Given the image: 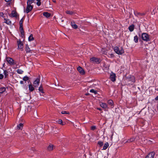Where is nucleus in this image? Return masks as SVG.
I'll list each match as a JSON object with an SVG mask.
<instances>
[{"mask_svg":"<svg viewBox=\"0 0 158 158\" xmlns=\"http://www.w3.org/2000/svg\"><path fill=\"white\" fill-rule=\"evenodd\" d=\"M17 44L18 49H22L23 48V44L20 40L17 41Z\"/></svg>","mask_w":158,"mask_h":158,"instance_id":"obj_8","label":"nucleus"},{"mask_svg":"<svg viewBox=\"0 0 158 158\" xmlns=\"http://www.w3.org/2000/svg\"><path fill=\"white\" fill-rule=\"evenodd\" d=\"M155 99L156 100H158V95L155 98Z\"/></svg>","mask_w":158,"mask_h":158,"instance_id":"obj_51","label":"nucleus"},{"mask_svg":"<svg viewBox=\"0 0 158 158\" xmlns=\"http://www.w3.org/2000/svg\"><path fill=\"white\" fill-rule=\"evenodd\" d=\"M107 103L110 106L111 108H113L114 107L113 102L112 100H108Z\"/></svg>","mask_w":158,"mask_h":158,"instance_id":"obj_16","label":"nucleus"},{"mask_svg":"<svg viewBox=\"0 0 158 158\" xmlns=\"http://www.w3.org/2000/svg\"><path fill=\"white\" fill-rule=\"evenodd\" d=\"M4 14L3 13H0V16L2 17H4Z\"/></svg>","mask_w":158,"mask_h":158,"instance_id":"obj_48","label":"nucleus"},{"mask_svg":"<svg viewBox=\"0 0 158 158\" xmlns=\"http://www.w3.org/2000/svg\"><path fill=\"white\" fill-rule=\"evenodd\" d=\"M35 0H27V4H31Z\"/></svg>","mask_w":158,"mask_h":158,"instance_id":"obj_32","label":"nucleus"},{"mask_svg":"<svg viewBox=\"0 0 158 158\" xmlns=\"http://www.w3.org/2000/svg\"><path fill=\"white\" fill-rule=\"evenodd\" d=\"M141 38L144 41L147 42L150 40L149 36L147 33H143L142 34Z\"/></svg>","mask_w":158,"mask_h":158,"instance_id":"obj_3","label":"nucleus"},{"mask_svg":"<svg viewBox=\"0 0 158 158\" xmlns=\"http://www.w3.org/2000/svg\"><path fill=\"white\" fill-rule=\"evenodd\" d=\"M155 155L154 152H151L149 153L145 158H154Z\"/></svg>","mask_w":158,"mask_h":158,"instance_id":"obj_11","label":"nucleus"},{"mask_svg":"<svg viewBox=\"0 0 158 158\" xmlns=\"http://www.w3.org/2000/svg\"><path fill=\"white\" fill-rule=\"evenodd\" d=\"M77 70L81 74L84 75L85 74V72L82 67L79 66L77 68Z\"/></svg>","mask_w":158,"mask_h":158,"instance_id":"obj_13","label":"nucleus"},{"mask_svg":"<svg viewBox=\"0 0 158 158\" xmlns=\"http://www.w3.org/2000/svg\"><path fill=\"white\" fill-rule=\"evenodd\" d=\"M71 26L73 28L75 29H76L77 28V26L76 24H75L74 25H73L72 26Z\"/></svg>","mask_w":158,"mask_h":158,"instance_id":"obj_38","label":"nucleus"},{"mask_svg":"<svg viewBox=\"0 0 158 158\" xmlns=\"http://www.w3.org/2000/svg\"><path fill=\"white\" fill-rule=\"evenodd\" d=\"M23 19H21L19 22V24H20V27H22L23 26Z\"/></svg>","mask_w":158,"mask_h":158,"instance_id":"obj_37","label":"nucleus"},{"mask_svg":"<svg viewBox=\"0 0 158 158\" xmlns=\"http://www.w3.org/2000/svg\"><path fill=\"white\" fill-rule=\"evenodd\" d=\"M97 109L98 110L100 111H101L102 110V109L101 108H97Z\"/></svg>","mask_w":158,"mask_h":158,"instance_id":"obj_50","label":"nucleus"},{"mask_svg":"<svg viewBox=\"0 0 158 158\" xmlns=\"http://www.w3.org/2000/svg\"><path fill=\"white\" fill-rule=\"evenodd\" d=\"M86 95H88V94H85Z\"/></svg>","mask_w":158,"mask_h":158,"instance_id":"obj_53","label":"nucleus"},{"mask_svg":"<svg viewBox=\"0 0 158 158\" xmlns=\"http://www.w3.org/2000/svg\"><path fill=\"white\" fill-rule=\"evenodd\" d=\"M98 144L101 147L103 145V143L102 141H99L98 142Z\"/></svg>","mask_w":158,"mask_h":158,"instance_id":"obj_35","label":"nucleus"},{"mask_svg":"<svg viewBox=\"0 0 158 158\" xmlns=\"http://www.w3.org/2000/svg\"><path fill=\"white\" fill-rule=\"evenodd\" d=\"M17 13L16 12H15L14 10H13L12 11L10 17H17Z\"/></svg>","mask_w":158,"mask_h":158,"instance_id":"obj_20","label":"nucleus"},{"mask_svg":"<svg viewBox=\"0 0 158 158\" xmlns=\"http://www.w3.org/2000/svg\"><path fill=\"white\" fill-rule=\"evenodd\" d=\"M40 95H42L40 93Z\"/></svg>","mask_w":158,"mask_h":158,"instance_id":"obj_55","label":"nucleus"},{"mask_svg":"<svg viewBox=\"0 0 158 158\" xmlns=\"http://www.w3.org/2000/svg\"><path fill=\"white\" fill-rule=\"evenodd\" d=\"M23 124L20 123L17 126V128L19 129H22L23 127Z\"/></svg>","mask_w":158,"mask_h":158,"instance_id":"obj_23","label":"nucleus"},{"mask_svg":"<svg viewBox=\"0 0 158 158\" xmlns=\"http://www.w3.org/2000/svg\"><path fill=\"white\" fill-rule=\"evenodd\" d=\"M54 148V145L50 144L47 148V150L49 151H52Z\"/></svg>","mask_w":158,"mask_h":158,"instance_id":"obj_15","label":"nucleus"},{"mask_svg":"<svg viewBox=\"0 0 158 158\" xmlns=\"http://www.w3.org/2000/svg\"><path fill=\"white\" fill-rule=\"evenodd\" d=\"M61 114H69V112H67L65 111H62L61 112Z\"/></svg>","mask_w":158,"mask_h":158,"instance_id":"obj_39","label":"nucleus"},{"mask_svg":"<svg viewBox=\"0 0 158 158\" xmlns=\"http://www.w3.org/2000/svg\"><path fill=\"white\" fill-rule=\"evenodd\" d=\"M96 129V127L95 126H92L91 127V129L94 130Z\"/></svg>","mask_w":158,"mask_h":158,"instance_id":"obj_44","label":"nucleus"},{"mask_svg":"<svg viewBox=\"0 0 158 158\" xmlns=\"http://www.w3.org/2000/svg\"><path fill=\"white\" fill-rule=\"evenodd\" d=\"M116 75L115 73L113 72H111L110 73V79L113 82H114L116 81Z\"/></svg>","mask_w":158,"mask_h":158,"instance_id":"obj_7","label":"nucleus"},{"mask_svg":"<svg viewBox=\"0 0 158 158\" xmlns=\"http://www.w3.org/2000/svg\"><path fill=\"white\" fill-rule=\"evenodd\" d=\"M28 87L29 91L30 92L33 91L35 89L34 87L31 84L29 85Z\"/></svg>","mask_w":158,"mask_h":158,"instance_id":"obj_17","label":"nucleus"},{"mask_svg":"<svg viewBox=\"0 0 158 158\" xmlns=\"http://www.w3.org/2000/svg\"><path fill=\"white\" fill-rule=\"evenodd\" d=\"M90 60L91 61L96 63H99V59L95 57L91 58H90Z\"/></svg>","mask_w":158,"mask_h":158,"instance_id":"obj_12","label":"nucleus"},{"mask_svg":"<svg viewBox=\"0 0 158 158\" xmlns=\"http://www.w3.org/2000/svg\"><path fill=\"white\" fill-rule=\"evenodd\" d=\"M39 90L40 92H41L42 94L44 93L43 91V89L41 85H40L39 88Z\"/></svg>","mask_w":158,"mask_h":158,"instance_id":"obj_26","label":"nucleus"},{"mask_svg":"<svg viewBox=\"0 0 158 158\" xmlns=\"http://www.w3.org/2000/svg\"><path fill=\"white\" fill-rule=\"evenodd\" d=\"M25 51H26L27 53H32V51L30 49L29 47V46L27 44H26V45Z\"/></svg>","mask_w":158,"mask_h":158,"instance_id":"obj_14","label":"nucleus"},{"mask_svg":"<svg viewBox=\"0 0 158 158\" xmlns=\"http://www.w3.org/2000/svg\"><path fill=\"white\" fill-rule=\"evenodd\" d=\"M4 23L8 25H10L11 24V22L9 19L4 18Z\"/></svg>","mask_w":158,"mask_h":158,"instance_id":"obj_18","label":"nucleus"},{"mask_svg":"<svg viewBox=\"0 0 158 158\" xmlns=\"http://www.w3.org/2000/svg\"><path fill=\"white\" fill-rule=\"evenodd\" d=\"M37 111H34V114H33L34 117L36 118V116H37Z\"/></svg>","mask_w":158,"mask_h":158,"instance_id":"obj_42","label":"nucleus"},{"mask_svg":"<svg viewBox=\"0 0 158 158\" xmlns=\"http://www.w3.org/2000/svg\"><path fill=\"white\" fill-rule=\"evenodd\" d=\"M100 106L102 108L105 110H107L108 109V107L107 105L105 103L103 102H101L100 103Z\"/></svg>","mask_w":158,"mask_h":158,"instance_id":"obj_6","label":"nucleus"},{"mask_svg":"<svg viewBox=\"0 0 158 158\" xmlns=\"http://www.w3.org/2000/svg\"><path fill=\"white\" fill-rule=\"evenodd\" d=\"M114 50L115 52L119 55H121L124 52V50L122 47L119 48L115 46L114 47Z\"/></svg>","mask_w":158,"mask_h":158,"instance_id":"obj_1","label":"nucleus"},{"mask_svg":"<svg viewBox=\"0 0 158 158\" xmlns=\"http://www.w3.org/2000/svg\"><path fill=\"white\" fill-rule=\"evenodd\" d=\"M3 75L2 74H0V79H2L3 77Z\"/></svg>","mask_w":158,"mask_h":158,"instance_id":"obj_46","label":"nucleus"},{"mask_svg":"<svg viewBox=\"0 0 158 158\" xmlns=\"http://www.w3.org/2000/svg\"><path fill=\"white\" fill-rule=\"evenodd\" d=\"M40 0H36V1H37V2H40Z\"/></svg>","mask_w":158,"mask_h":158,"instance_id":"obj_52","label":"nucleus"},{"mask_svg":"<svg viewBox=\"0 0 158 158\" xmlns=\"http://www.w3.org/2000/svg\"><path fill=\"white\" fill-rule=\"evenodd\" d=\"M108 56L109 57H110L111 58H113L114 57V55L113 54H109L108 55Z\"/></svg>","mask_w":158,"mask_h":158,"instance_id":"obj_40","label":"nucleus"},{"mask_svg":"<svg viewBox=\"0 0 158 158\" xmlns=\"http://www.w3.org/2000/svg\"><path fill=\"white\" fill-rule=\"evenodd\" d=\"M21 36L22 38H23L24 37V32H21Z\"/></svg>","mask_w":158,"mask_h":158,"instance_id":"obj_43","label":"nucleus"},{"mask_svg":"<svg viewBox=\"0 0 158 158\" xmlns=\"http://www.w3.org/2000/svg\"><path fill=\"white\" fill-rule=\"evenodd\" d=\"M135 26L134 24L130 25L128 27V29L131 32L133 31L134 29Z\"/></svg>","mask_w":158,"mask_h":158,"instance_id":"obj_19","label":"nucleus"},{"mask_svg":"<svg viewBox=\"0 0 158 158\" xmlns=\"http://www.w3.org/2000/svg\"><path fill=\"white\" fill-rule=\"evenodd\" d=\"M59 124H62V125H64L61 119H59L57 122Z\"/></svg>","mask_w":158,"mask_h":158,"instance_id":"obj_36","label":"nucleus"},{"mask_svg":"<svg viewBox=\"0 0 158 158\" xmlns=\"http://www.w3.org/2000/svg\"><path fill=\"white\" fill-rule=\"evenodd\" d=\"M36 4L38 6H40L41 5V2L40 1V2H37Z\"/></svg>","mask_w":158,"mask_h":158,"instance_id":"obj_45","label":"nucleus"},{"mask_svg":"<svg viewBox=\"0 0 158 158\" xmlns=\"http://www.w3.org/2000/svg\"><path fill=\"white\" fill-rule=\"evenodd\" d=\"M109 145V143H108L107 142L105 144H104L103 149V150H106L107 148L108 147Z\"/></svg>","mask_w":158,"mask_h":158,"instance_id":"obj_25","label":"nucleus"},{"mask_svg":"<svg viewBox=\"0 0 158 158\" xmlns=\"http://www.w3.org/2000/svg\"><path fill=\"white\" fill-rule=\"evenodd\" d=\"M90 92L92 93H94L95 94H96L97 93V92L95 91L94 89H92L90 90Z\"/></svg>","mask_w":158,"mask_h":158,"instance_id":"obj_34","label":"nucleus"},{"mask_svg":"<svg viewBox=\"0 0 158 158\" xmlns=\"http://www.w3.org/2000/svg\"><path fill=\"white\" fill-rule=\"evenodd\" d=\"M138 37L137 35L135 36L134 38V41L135 43H137L138 42Z\"/></svg>","mask_w":158,"mask_h":158,"instance_id":"obj_24","label":"nucleus"},{"mask_svg":"<svg viewBox=\"0 0 158 158\" xmlns=\"http://www.w3.org/2000/svg\"><path fill=\"white\" fill-rule=\"evenodd\" d=\"M6 89L5 87L0 88V93L2 94L6 91Z\"/></svg>","mask_w":158,"mask_h":158,"instance_id":"obj_22","label":"nucleus"},{"mask_svg":"<svg viewBox=\"0 0 158 158\" xmlns=\"http://www.w3.org/2000/svg\"><path fill=\"white\" fill-rule=\"evenodd\" d=\"M135 138L134 137H132L131 138H130V139H128V140L127 141V142H133L135 140Z\"/></svg>","mask_w":158,"mask_h":158,"instance_id":"obj_33","label":"nucleus"},{"mask_svg":"<svg viewBox=\"0 0 158 158\" xmlns=\"http://www.w3.org/2000/svg\"><path fill=\"white\" fill-rule=\"evenodd\" d=\"M40 82V79L39 78H36L35 80L33 82V85L35 87H37Z\"/></svg>","mask_w":158,"mask_h":158,"instance_id":"obj_10","label":"nucleus"},{"mask_svg":"<svg viewBox=\"0 0 158 158\" xmlns=\"http://www.w3.org/2000/svg\"><path fill=\"white\" fill-rule=\"evenodd\" d=\"M19 30L21 32H24L23 26L22 27H20Z\"/></svg>","mask_w":158,"mask_h":158,"instance_id":"obj_41","label":"nucleus"},{"mask_svg":"<svg viewBox=\"0 0 158 158\" xmlns=\"http://www.w3.org/2000/svg\"><path fill=\"white\" fill-rule=\"evenodd\" d=\"M134 14L138 18H140L141 17L144 16L145 15V13H140L137 11H134Z\"/></svg>","mask_w":158,"mask_h":158,"instance_id":"obj_9","label":"nucleus"},{"mask_svg":"<svg viewBox=\"0 0 158 158\" xmlns=\"http://www.w3.org/2000/svg\"><path fill=\"white\" fill-rule=\"evenodd\" d=\"M34 40V38L33 36V35L31 34L30 35V36L28 37V40L29 41H31Z\"/></svg>","mask_w":158,"mask_h":158,"instance_id":"obj_27","label":"nucleus"},{"mask_svg":"<svg viewBox=\"0 0 158 158\" xmlns=\"http://www.w3.org/2000/svg\"><path fill=\"white\" fill-rule=\"evenodd\" d=\"M33 8V5L31 4H27V8L24 11L27 14L30 12Z\"/></svg>","mask_w":158,"mask_h":158,"instance_id":"obj_4","label":"nucleus"},{"mask_svg":"<svg viewBox=\"0 0 158 158\" xmlns=\"http://www.w3.org/2000/svg\"><path fill=\"white\" fill-rule=\"evenodd\" d=\"M66 13L68 14H69L70 15H73L74 13L73 11H71L70 10H67L66 11Z\"/></svg>","mask_w":158,"mask_h":158,"instance_id":"obj_29","label":"nucleus"},{"mask_svg":"<svg viewBox=\"0 0 158 158\" xmlns=\"http://www.w3.org/2000/svg\"><path fill=\"white\" fill-rule=\"evenodd\" d=\"M20 83L21 84H24L23 81H20Z\"/></svg>","mask_w":158,"mask_h":158,"instance_id":"obj_49","label":"nucleus"},{"mask_svg":"<svg viewBox=\"0 0 158 158\" xmlns=\"http://www.w3.org/2000/svg\"><path fill=\"white\" fill-rule=\"evenodd\" d=\"M62 22H63L64 20H62Z\"/></svg>","mask_w":158,"mask_h":158,"instance_id":"obj_54","label":"nucleus"},{"mask_svg":"<svg viewBox=\"0 0 158 158\" xmlns=\"http://www.w3.org/2000/svg\"><path fill=\"white\" fill-rule=\"evenodd\" d=\"M29 78L27 76H25L23 78V80L24 81H26L29 80Z\"/></svg>","mask_w":158,"mask_h":158,"instance_id":"obj_30","label":"nucleus"},{"mask_svg":"<svg viewBox=\"0 0 158 158\" xmlns=\"http://www.w3.org/2000/svg\"><path fill=\"white\" fill-rule=\"evenodd\" d=\"M126 81L128 84H132L135 81V77L133 76H130L126 78Z\"/></svg>","mask_w":158,"mask_h":158,"instance_id":"obj_2","label":"nucleus"},{"mask_svg":"<svg viewBox=\"0 0 158 158\" xmlns=\"http://www.w3.org/2000/svg\"><path fill=\"white\" fill-rule=\"evenodd\" d=\"M3 73L5 76V78H6L8 75V72L6 70H5L4 71Z\"/></svg>","mask_w":158,"mask_h":158,"instance_id":"obj_28","label":"nucleus"},{"mask_svg":"<svg viewBox=\"0 0 158 158\" xmlns=\"http://www.w3.org/2000/svg\"><path fill=\"white\" fill-rule=\"evenodd\" d=\"M43 15L46 18H48L50 16V14L47 12H44L43 13Z\"/></svg>","mask_w":158,"mask_h":158,"instance_id":"obj_21","label":"nucleus"},{"mask_svg":"<svg viewBox=\"0 0 158 158\" xmlns=\"http://www.w3.org/2000/svg\"><path fill=\"white\" fill-rule=\"evenodd\" d=\"M148 141H150V140H149Z\"/></svg>","mask_w":158,"mask_h":158,"instance_id":"obj_56","label":"nucleus"},{"mask_svg":"<svg viewBox=\"0 0 158 158\" xmlns=\"http://www.w3.org/2000/svg\"><path fill=\"white\" fill-rule=\"evenodd\" d=\"M6 59L7 61L11 65H13L15 64L14 60L11 58L7 57H6Z\"/></svg>","mask_w":158,"mask_h":158,"instance_id":"obj_5","label":"nucleus"},{"mask_svg":"<svg viewBox=\"0 0 158 158\" xmlns=\"http://www.w3.org/2000/svg\"><path fill=\"white\" fill-rule=\"evenodd\" d=\"M17 72V73L19 74H22L23 73V71L21 69H18Z\"/></svg>","mask_w":158,"mask_h":158,"instance_id":"obj_31","label":"nucleus"},{"mask_svg":"<svg viewBox=\"0 0 158 158\" xmlns=\"http://www.w3.org/2000/svg\"><path fill=\"white\" fill-rule=\"evenodd\" d=\"M71 26H72L73 25H74L75 24V23L74 21H71Z\"/></svg>","mask_w":158,"mask_h":158,"instance_id":"obj_47","label":"nucleus"}]
</instances>
